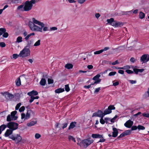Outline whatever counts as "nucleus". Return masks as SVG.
Listing matches in <instances>:
<instances>
[{"label":"nucleus","instance_id":"obj_1","mask_svg":"<svg viewBox=\"0 0 149 149\" xmlns=\"http://www.w3.org/2000/svg\"><path fill=\"white\" fill-rule=\"evenodd\" d=\"M32 22H29L28 24L30 29L33 31L42 32V28H41V27H40L35 24H37L35 22V21L38 20L34 18H32Z\"/></svg>","mask_w":149,"mask_h":149},{"label":"nucleus","instance_id":"obj_2","mask_svg":"<svg viewBox=\"0 0 149 149\" xmlns=\"http://www.w3.org/2000/svg\"><path fill=\"white\" fill-rule=\"evenodd\" d=\"M38 1L37 0H31L27 1L25 3L24 7L25 11H28L31 10L33 6V5Z\"/></svg>","mask_w":149,"mask_h":149},{"label":"nucleus","instance_id":"obj_3","mask_svg":"<svg viewBox=\"0 0 149 149\" xmlns=\"http://www.w3.org/2000/svg\"><path fill=\"white\" fill-rule=\"evenodd\" d=\"M30 55V50L27 46L24 47L19 53V57L24 58L29 56Z\"/></svg>","mask_w":149,"mask_h":149},{"label":"nucleus","instance_id":"obj_4","mask_svg":"<svg viewBox=\"0 0 149 149\" xmlns=\"http://www.w3.org/2000/svg\"><path fill=\"white\" fill-rule=\"evenodd\" d=\"M9 138L14 141L15 143H17L22 140V138L20 134L12 135L9 137Z\"/></svg>","mask_w":149,"mask_h":149},{"label":"nucleus","instance_id":"obj_5","mask_svg":"<svg viewBox=\"0 0 149 149\" xmlns=\"http://www.w3.org/2000/svg\"><path fill=\"white\" fill-rule=\"evenodd\" d=\"M17 113V111H12L11 114L8 115L7 117V121H10L11 120H15L17 118V117L15 116V115Z\"/></svg>","mask_w":149,"mask_h":149},{"label":"nucleus","instance_id":"obj_6","mask_svg":"<svg viewBox=\"0 0 149 149\" xmlns=\"http://www.w3.org/2000/svg\"><path fill=\"white\" fill-rule=\"evenodd\" d=\"M18 124L17 123L11 122L8 123L6 127L13 131L18 128Z\"/></svg>","mask_w":149,"mask_h":149},{"label":"nucleus","instance_id":"obj_7","mask_svg":"<svg viewBox=\"0 0 149 149\" xmlns=\"http://www.w3.org/2000/svg\"><path fill=\"white\" fill-rule=\"evenodd\" d=\"M31 111L30 110H28L26 114L24 113H22L21 114L22 119H24V120L28 119L30 117Z\"/></svg>","mask_w":149,"mask_h":149},{"label":"nucleus","instance_id":"obj_8","mask_svg":"<svg viewBox=\"0 0 149 149\" xmlns=\"http://www.w3.org/2000/svg\"><path fill=\"white\" fill-rule=\"evenodd\" d=\"M93 142V140L90 139H87L83 140L82 141L84 146L85 148H86L89 145L92 143Z\"/></svg>","mask_w":149,"mask_h":149},{"label":"nucleus","instance_id":"obj_9","mask_svg":"<svg viewBox=\"0 0 149 149\" xmlns=\"http://www.w3.org/2000/svg\"><path fill=\"white\" fill-rule=\"evenodd\" d=\"M1 94L4 96L7 100L12 99L14 97V95L7 92H1Z\"/></svg>","mask_w":149,"mask_h":149},{"label":"nucleus","instance_id":"obj_10","mask_svg":"<svg viewBox=\"0 0 149 149\" xmlns=\"http://www.w3.org/2000/svg\"><path fill=\"white\" fill-rule=\"evenodd\" d=\"M36 23L37 25L41 26V28H42V30L43 29V31H48V28L47 26H45V24L44 23L39 21L36 20L35 22Z\"/></svg>","mask_w":149,"mask_h":149},{"label":"nucleus","instance_id":"obj_11","mask_svg":"<svg viewBox=\"0 0 149 149\" xmlns=\"http://www.w3.org/2000/svg\"><path fill=\"white\" fill-rule=\"evenodd\" d=\"M115 107L113 105H110L108 108L105 109L104 112V115L109 114L111 112V110L115 109Z\"/></svg>","mask_w":149,"mask_h":149},{"label":"nucleus","instance_id":"obj_12","mask_svg":"<svg viewBox=\"0 0 149 149\" xmlns=\"http://www.w3.org/2000/svg\"><path fill=\"white\" fill-rule=\"evenodd\" d=\"M149 61V55L148 54H144L141 57L140 61L143 63H146Z\"/></svg>","mask_w":149,"mask_h":149},{"label":"nucleus","instance_id":"obj_13","mask_svg":"<svg viewBox=\"0 0 149 149\" xmlns=\"http://www.w3.org/2000/svg\"><path fill=\"white\" fill-rule=\"evenodd\" d=\"M133 122L131 120H127L125 124L124 125L125 127L130 128L133 125Z\"/></svg>","mask_w":149,"mask_h":149},{"label":"nucleus","instance_id":"obj_14","mask_svg":"<svg viewBox=\"0 0 149 149\" xmlns=\"http://www.w3.org/2000/svg\"><path fill=\"white\" fill-rule=\"evenodd\" d=\"M13 131L10 129H7L6 131L4 134V136L5 137H9L11 136V135L13 134Z\"/></svg>","mask_w":149,"mask_h":149},{"label":"nucleus","instance_id":"obj_15","mask_svg":"<svg viewBox=\"0 0 149 149\" xmlns=\"http://www.w3.org/2000/svg\"><path fill=\"white\" fill-rule=\"evenodd\" d=\"M100 77V75L99 74H97L94 76L93 79L95 81V83H99L101 81V79H99Z\"/></svg>","mask_w":149,"mask_h":149},{"label":"nucleus","instance_id":"obj_16","mask_svg":"<svg viewBox=\"0 0 149 149\" xmlns=\"http://www.w3.org/2000/svg\"><path fill=\"white\" fill-rule=\"evenodd\" d=\"M113 127V132L112 136L113 137H116L118 136V129L114 127V126L112 127Z\"/></svg>","mask_w":149,"mask_h":149},{"label":"nucleus","instance_id":"obj_17","mask_svg":"<svg viewBox=\"0 0 149 149\" xmlns=\"http://www.w3.org/2000/svg\"><path fill=\"white\" fill-rule=\"evenodd\" d=\"M112 26H114L115 27H117L119 26L122 23L120 22H118L117 21L114 20L113 21V23L112 24Z\"/></svg>","mask_w":149,"mask_h":149},{"label":"nucleus","instance_id":"obj_18","mask_svg":"<svg viewBox=\"0 0 149 149\" xmlns=\"http://www.w3.org/2000/svg\"><path fill=\"white\" fill-rule=\"evenodd\" d=\"M138 12V10L137 9H136L135 10H131L127 11L126 12V13L125 14H131L133 13L134 14H136Z\"/></svg>","mask_w":149,"mask_h":149},{"label":"nucleus","instance_id":"obj_19","mask_svg":"<svg viewBox=\"0 0 149 149\" xmlns=\"http://www.w3.org/2000/svg\"><path fill=\"white\" fill-rule=\"evenodd\" d=\"M38 92L36 91L33 90L27 93V95L29 96H32V95H38Z\"/></svg>","mask_w":149,"mask_h":149},{"label":"nucleus","instance_id":"obj_20","mask_svg":"<svg viewBox=\"0 0 149 149\" xmlns=\"http://www.w3.org/2000/svg\"><path fill=\"white\" fill-rule=\"evenodd\" d=\"M102 135L100 134H92V137L94 139H100L102 137Z\"/></svg>","mask_w":149,"mask_h":149},{"label":"nucleus","instance_id":"obj_21","mask_svg":"<svg viewBox=\"0 0 149 149\" xmlns=\"http://www.w3.org/2000/svg\"><path fill=\"white\" fill-rule=\"evenodd\" d=\"M144 69H139L136 68H134L133 69L134 71L136 74H138L139 72H142L143 71H144Z\"/></svg>","mask_w":149,"mask_h":149},{"label":"nucleus","instance_id":"obj_22","mask_svg":"<svg viewBox=\"0 0 149 149\" xmlns=\"http://www.w3.org/2000/svg\"><path fill=\"white\" fill-rule=\"evenodd\" d=\"M76 123H77L75 122L71 123L68 127V130H70L71 129L74 128L75 126Z\"/></svg>","mask_w":149,"mask_h":149},{"label":"nucleus","instance_id":"obj_23","mask_svg":"<svg viewBox=\"0 0 149 149\" xmlns=\"http://www.w3.org/2000/svg\"><path fill=\"white\" fill-rule=\"evenodd\" d=\"M37 123V121H32L31 122L28 123H27V125L28 126L31 127L34 125L35 124H36Z\"/></svg>","mask_w":149,"mask_h":149},{"label":"nucleus","instance_id":"obj_24","mask_svg":"<svg viewBox=\"0 0 149 149\" xmlns=\"http://www.w3.org/2000/svg\"><path fill=\"white\" fill-rule=\"evenodd\" d=\"M17 10L22 11H25L24 6L21 5L18 6L17 8Z\"/></svg>","mask_w":149,"mask_h":149},{"label":"nucleus","instance_id":"obj_25","mask_svg":"<svg viewBox=\"0 0 149 149\" xmlns=\"http://www.w3.org/2000/svg\"><path fill=\"white\" fill-rule=\"evenodd\" d=\"M97 114H98V117L102 118L104 115V113H103V112L100 110H99L97 112Z\"/></svg>","mask_w":149,"mask_h":149},{"label":"nucleus","instance_id":"obj_26","mask_svg":"<svg viewBox=\"0 0 149 149\" xmlns=\"http://www.w3.org/2000/svg\"><path fill=\"white\" fill-rule=\"evenodd\" d=\"M64 91V88H59L56 89L55 91V93H59L63 92Z\"/></svg>","mask_w":149,"mask_h":149},{"label":"nucleus","instance_id":"obj_27","mask_svg":"<svg viewBox=\"0 0 149 149\" xmlns=\"http://www.w3.org/2000/svg\"><path fill=\"white\" fill-rule=\"evenodd\" d=\"M6 127V125H5L3 124L0 126V134H1L2 132L3 131Z\"/></svg>","mask_w":149,"mask_h":149},{"label":"nucleus","instance_id":"obj_28","mask_svg":"<svg viewBox=\"0 0 149 149\" xmlns=\"http://www.w3.org/2000/svg\"><path fill=\"white\" fill-rule=\"evenodd\" d=\"M46 83V81L44 78H42L40 82V84L42 86H45Z\"/></svg>","mask_w":149,"mask_h":149},{"label":"nucleus","instance_id":"obj_29","mask_svg":"<svg viewBox=\"0 0 149 149\" xmlns=\"http://www.w3.org/2000/svg\"><path fill=\"white\" fill-rule=\"evenodd\" d=\"M73 67V65H72L70 63L67 64L65 66V67L68 69H70L72 68Z\"/></svg>","mask_w":149,"mask_h":149},{"label":"nucleus","instance_id":"obj_30","mask_svg":"<svg viewBox=\"0 0 149 149\" xmlns=\"http://www.w3.org/2000/svg\"><path fill=\"white\" fill-rule=\"evenodd\" d=\"M139 17L140 19H143L145 17V14L143 12H140L139 13Z\"/></svg>","mask_w":149,"mask_h":149},{"label":"nucleus","instance_id":"obj_31","mask_svg":"<svg viewBox=\"0 0 149 149\" xmlns=\"http://www.w3.org/2000/svg\"><path fill=\"white\" fill-rule=\"evenodd\" d=\"M22 37L19 36H18L16 39V40L15 42L16 43H19L22 41Z\"/></svg>","mask_w":149,"mask_h":149},{"label":"nucleus","instance_id":"obj_32","mask_svg":"<svg viewBox=\"0 0 149 149\" xmlns=\"http://www.w3.org/2000/svg\"><path fill=\"white\" fill-rule=\"evenodd\" d=\"M107 21L108 23L112 25V24L113 23L114 19L113 18H111L110 19H107Z\"/></svg>","mask_w":149,"mask_h":149},{"label":"nucleus","instance_id":"obj_33","mask_svg":"<svg viewBox=\"0 0 149 149\" xmlns=\"http://www.w3.org/2000/svg\"><path fill=\"white\" fill-rule=\"evenodd\" d=\"M35 35V33H31L28 35H27L25 37V39L26 40H28L29 38L31 36H33Z\"/></svg>","mask_w":149,"mask_h":149},{"label":"nucleus","instance_id":"obj_34","mask_svg":"<svg viewBox=\"0 0 149 149\" xmlns=\"http://www.w3.org/2000/svg\"><path fill=\"white\" fill-rule=\"evenodd\" d=\"M40 40H38L37 41H36L33 45L34 47L38 46L40 45Z\"/></svg>","mask_w":149,"mask_h":149},{"label":"nucleus","instance_id":"obj_35","mask_svg":"<svg viewBox=\"0 0 149 149\" xmlns=\"http://www.w3.org/2000/svg\"><path fill=\"white\" fill-rule=\"evenodd\" d=\"M6 32V29L4 28H0V36L3 35Z\"/></svg>","mask_w":149,"mask_h":149},{"label":"nucleus","instance_id":"obj_36","mask_svg":"<svg viewBox=\"0 0 149 149\" xmlns=\"http://www.w3.org/2000/svg\"><path fill=\"white\" fill-rule=\"evenodd\" d=\"M125 136H127L131 134V130H127L125 131L124 132H123Z\"/></svg>","mask_w":149,"mask_h":149},{"label":"nucleus","instance_id":"obj_37","mask_svg":"<svg viewBox=\"0 0 149 149\" xmlns=\"http://www.w3.org/2000/svg\"><path fill=\"white\" fill-rule=\"evenodd\" d=\"M21 81L19 78L16 81V84L17 86H19L21 85Z\"/></svg>","mask_w":149,"mask_h":149},{"label":"nucleus","instance_id":"obj_38","mask_svg":"<svg viewBox=\"0 0 149 149\" xmlns=\"http://www.w3.org/2000/svg\"><path fill=\"white\" fill-rule=\"evenodd\" d=\"M18 57H19V54H15L13 55V57H11L12 59L13 58L14 59H16Z\"/></svg>","mask_w":149,"mask_h":149},{"label":"nucleus","instance_id":"obj_39","mask_svg":"<svg viewBox=\"0 0 149 149\" xmlns=\"http://www.w3.org/2000/svg\"><path fill=\"white\" fill-rule=\"evenodd\" d=\"M121 69L123 70H127L128 69H129L130 68V66L127 65L126 66H124L123 67H121Z\"/></svg>","mask_w":149,"mask_h":149},{"label":"nucleus","instance_id":"obj_40","mask_svg":"<svg viewBox=\"0 0 149 149\" xmlns=\"http://www.w3.org/2000/svg\"><path fill=\"white\" fill-rule=\"evenodd\" d=\"M137 127L139 130H144L145 129V127L144 126L141 125H139Z\"/></svg>","mask_w":149,"mask_h":149},{"label":"nucleus","instance_id":"obj_41","mask_svg":"<svg viewBox=\"0 0 149 149\" xmlns=\"http://www.w3.org/2000/svg\"><path fill=\"white\" fill-rule=\"evenodd\" d=\"M102 52L101 49L100 50L94 52L95 55L99 54Z\"/></svg>","mask_w":149,"mask_h":149},{"label":"nucleus","instance_id":"obj_42","mask_svg":"<svg viewBox=\"0 0 149 149\" xmlns=\"http://www.w3.org/2000/svg\"><path fill=\"white\" fill-rule=\"evenodd\" d=\"M65 89L66 91L68 92L70 90V89L68 85H65Z\"/></svg>","mask_w":149,"mask_h":149},{"label":"nucleus","instance_id":"obj_43","mask_svg":"<svg viewBox=\"0 0 149 149\" xmlns=\"http://www.w3.org/2000/svg\"><path fill=\"white\" fill-rule=\"evenodd\" d=\"M68 139L69 141L72 140L74 142H75L76 141L74 138V137H73L72 136H69Z\"/></svg>","mask_w":149,"mask_h":149},{"label":"nucleus","instance_id":"obj_44","mask_svg":"<svg viewBox=\"0 0 149 149\" xmlns=\"http://www.w3.org/2000/svg\"><path fill=\"white\" fill-rule=\"evenodd\" d=\"M25 107L24 106H22L19 109V111L20 112H23L25 110Z\"/></svg>","mask_w":149,"mask_h":149},{"label":"nucleus","instance_id":"obj_45","mask_svg":"<svg viewBox=\"0 0 149 149\" xmlns=\"http://www.w3.org/2000/svg\"><path fill=\"white\" fill-rule=\"evenodd\" d=\"M100 139V140L98 141L99 142H104L105 141V140L104 139V138L103 137V135H102V137Z\"/></svg>","mask_w":149,"mask_h":149},{"label":"nucleus","instance_id":"obj_46","mask_svg":"<svg viewBox=\"0 0 149 149\" xmlns=\"http://www.w3.org/2000/svg\"><path fill=\"white\" fill-rule=\"evenodd\" d=\"M116 72L115 71L111 72L109 73V76H113L116 74Z\"/></svg>","mask_w":149,"mask_h":149},{"label":"nucleus","instance_id":"obj_47","mask_svg":"<svg viewBox=\"0 0 149 149\" xmlns=\"http://www.w3.org/2000/svg\"><path fill=\"white\" fill-rule=\"evenodd\" d=\"M21 103H18V104H17L15 107V110H18L19 109V107L21 106Z\"/></svg>","mask_w":149,"mask_h":149},{"label":"nucleus","instance_id":"obj_48","mask_svg":"<svg viewBox=\"0 0 149 149\" xmlns=\"http://www.w3.org/2000/svg\"><path fill=\"white\" fill-rule=\"evenodd\" d=\"M48 82L49 84H53L54 83V80L52 79H48Z\"/></svg>","mask_w":149,"mask_h":149},{"label":"nucleus","instance_id":"obj_49","mask_svg":"<svg viewBox=\"0 0 149 149\" xmlns=\"http://www.w3.org/2000/svg\"><path fill=\"white\" fill-rule=\"evenodd\" d=\"M100 90V88L99 87L97 88H96L95 91L94 92V93H97Z\"/></svg>","mask_w":149,"mask_h":149},{"label":"nucleus","instance_id":"obj_50","mask_svg":"<svg viewBox=\"0 0 149 149\" xmlns=\"http://www.w3.org/2000/svg\"><path fill=\"white\" fill-rule=\"evenodd\" d=\"M143 116L145 117L149 118V113H142Z\"/></svg>","mask_w":149,"mask_h":149},{"label":"nucleus","instance_id":"obj_51","mask_svg":"<svg viewBox=\"0 0 149 149\" xmlns=\"http://www.w3.org/2000/svg\"><path fill=\"white\" fill-rule=\"evenodd\" d=\"M41 137L40 135L38 133H36L35 134V137L36 139H38Z\"/></svg>","mask_w":149,"mask_h":149},{"label":"nucleus","instance_id":"obj_52","mask_svg":"<svg viewBox=\"0 0 149 149\" xmlns=\"http://www.w3.org/2000/svg\"><path fill=\"white\" fill-rule=\"evenodd\" d=\"M0 46L2 47H4L6 46V44L4 42H0Z\"/></svg>","mask_w":149,"mask_h":149},{"label":"nucleus","instance_id":"obj_53","mask_svg":"<svg viewBox=\"0 0 149 149\" xmlns=\"http://www.w3.org/2000/svg\"><path fill=\"white\" fill-rule=\"evenodd\" d=\"M125 71L128 74H133L134 73L133 71L130 70H127Z\"/></svg>","mask_w":149,"mask_h":149},{"label":"nucleus","instance_id":"obj_54","mask_svg":"<svg viewBox=\"0 0 149 149\" xmlns=\"http://www.w3.org/2000/svg\"><path fill=\"white\" fill-rule=\"evenodd\" d=\"M8 36V33L7 32H6L3 35V36L4 38H7Z\"/></svg>","mask_w":149,"mask_h":149},{"label":"nucleus","instance_id":"obj_55","mask_svg":"<svg viewBox=\"0 0 149 149\" xmlns=\"http://www.w3.org/2000/svg\"><path fill=\"white\" fill-rule=\"evenodd\" d=\"M137 128H138V127L137 126H132V127L131 129V131L132 130H136L137 129Z\"/></svg>","mask_w":149,"mask_h":149},{"label":"nucleus","instance_id":"obj_56","mask_svg":"<svg viewBox=\"0 0 149 149\" xmlns=\"http://www.w3.org/2000/svg\"><path fill=\"white\" fill-rule=\"evenodd\" d=\"M100 122L102 124H104L105 121L102 118H101L100 120Z\"/></svg>","mask_w":149,"mask_h":149},{"label":"nucleus","instance_id":"obj_57","mask_svg":"<svg viewBox=\"0 0 149 149\" xmlns=\"http://www.w3.org/2000/svg\"><path fill=\"white\" fill-rule=\"evenodd\" d=\"M129 81L130 82V83L132 84H135L136 83V81L135 80H129Z\"/></svg>","mask_w":149,"mask_h":149},{"label":"nucleus","instance_id":"obj_58","mask_svg":"<svg viewBox=\"0 0 149 149\" xmlns=\"http://www.w3.org/2000/svg\"><path fill=\"white\" fill-rule=\"evenodd\" d=\"M86 1V0H78V2L80 4H82Z\"/></svg>","mask_w":149,"mask_h":149},{"label":"nucleus","instance_id":"obj_59","mask_svg":"<svg viewBox=\"0 0 149 149\" xmlns=\"http://www.w3.org/2000/svg\"><path fill=\"white\" fill-rule=\"evenodd\" d=\"M109 49V47H104L103 49H101V50H102V52H104V51H106L107 50H108Z\"/></svg>","mask_w":149,"mask_h":149},{"label":"nucleus","instance_id":"obj_60","mask_svg":"<svg viewBox=\"0 0 149 149\" xmlns=\"http://www.w3.org/2000/svg\"><path fill=\"white\" fill-rule=\"evenodd\" d=\"M118 63L119 62H118V60H116L115 61V62L112 63L111 64L112 65H114Z\"/></svg>","mask_w":149,"mask_h":149},{"label":"nucleus","instance_id":"obj_61","mask_svg":"<svg viewBox=\"0 0 149 149\" xmlns=\"http://www.w3.org/2000/svg\"><path fill=\"white\" fill-rule=\"evenodd\" d=\"M50 30L51 31H55L57 30V28L56 27H52L50 28Z\"/></svg>","mask_w":149,"mask_h":149},{"label":"nucleus","instance_id":"obj_62","mask_svg":"<svg viewBox=\"0 0 149 149\" xmlns=\"http://www.w3.org/2000/svg\"><path fill=\"white\" fill-rule=\"evenodd\" d=\"M118 73L121 74H123L124 73V71L123 70H118Z\"/></svg>","mask_w":149,"mask_h":149},{"label":"nucleus","instance_id":"obj_63","mask_svg":"<svg viewBox=\"0 0 149 149\" xmlns=\"http://www.w3.org/2000/svg\"><path fill=\"white\" fill-rule=\"evenodd\" d=\"M100 16V14L99 13H96L95 14V17L96 18H97V19H98Z\"/></svg>","mask_w":149,"mask_h":149},{"label":"nucleus","instance_id":"obj_64","mask_svg":"<svg viewBox=\"0 0 149 149\" xmlns=\"http://www.w3.org/2000/svg\"><path fill=\"white\" fill-rule=\"evenodd\" d=\"M87 67L90 70L93 68V66L92 65H89L87 66Z\"/></svg>","mask_w":149,"mask_h":149}]
</instances>
